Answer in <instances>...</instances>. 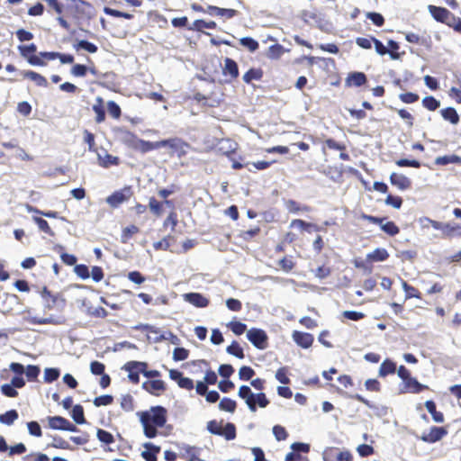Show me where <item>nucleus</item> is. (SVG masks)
<instances>
[{
	"label": "nucleus",
	"mask_w": 461,
	"mask_h": 461,
	"mask_svg": "<svg viewBox=\"0 0 461 461\" xmlns=\"http://www.w3.org/2000/svg\"><path fill=\"white\" fill-rule=\"evenodd\" d=\"M138 414L144 435L149 438H155L158 435L157 428L163 427L167 422V410L162 406H154Z\"/></svg>",
	"instance_id": "nucleus-1"
},
{
	"label": "nucleus",
	"mask_w": 461,
	"mask_h": 461,
	"mask_svg": "<svg viewBox=\"0 0 461 461\" xmlns=\"http://www.w3.org/2000/svg\"><path fill=\"white\" fill-rule=\"evenodd\" d=\"M238 395L245 400L246 404L252 412L257 411V404L261 408H265L269 403L264 393H253L250 387L248 385H241L239 389Z\"/></svg>",
	"instance_id": "nucleus-2"
},
{
	"label": "nucleus",
	"mask_w": 461,
	"mask_h": 461,
	"mask_svg": "<svg viewBox=\"0 0 461 461\" xmlns=\"http://www.w3.org/2000/svg\"><path fill=\"white\" fill-rule=\"evenodd\" d=\"M207 429L210 433L222 436L227 440H232L236 437L235 425L230 422H228L225 427L222 428L221 422H218L217 420H210L207 423Z\"/></svg>",
	"instance_id": "nucleus-3"
},
{
	"label": "nucleus",
	"mask_w": 461,
	"mask_h": 461,
	"mask_svg": "<svg viewBox=\"0 0 461 461\" xmlns=\"http://www.w3.org/2000/svg\"><path fill=\"white\" fill-rule=\"evenodd\" d=\"M247 339L258 349L267 348V335L260 329H250L247 331Z\"/></svg>",
	"instance_id": "nucleus-4"
},
{
	"label": "nucleus",
	"mask_w": 461,
	"mask_h": 461,
	"mask_svg": "<svg viewBox=\"0 0 461 461\" xmlns=\"http://www.w3.org/2000/svg\"><path fill=\"white\" fill-rule=\"evenodd\" d=\"M131 195V188L125 187L116 191L106 198V203L113 208L119 207L122 203L128 201Z\"/></svg>",
	"instance_id": "nucleus-5"
},
{
	"label": "nucleus",
	"mask_w": 461,
	"mask_h": 461,
	"mask_svg": "<svg viewBox=\"0 0 461 461\" xmlns=\"http://www.w3.org/2000/svg\"><path fill=\"white\" fill-rule=\"evenodd\" d=\"M428 9L429 14L438 22L444 23L448 25V23H451V21H455L454 14L444 7L429 5Z\"/></svg>",
	"instance_id": "nucleus-6"
},
{
	"label": "nucleus",
	"mask_w": 461,
	"mask_h": 461,
	"mask_svg": "<svg viewBox=\"0 0 461 461\" xmlns=\"http://www.w3.org/2000/svg\"><path fill=\"white\" fill-rule=\"evenodd\" d=\"M147 364L144 362L131 361L124 365V369L129 372L128 377L132 383H139L140 376L139 373L146 368Z\"/></svg>",
	"instance_id": "nucleus-7"
},
{
	"label": "nucleus",
	"mask_w": 461,
	"mask_h": 461,
	"mask_svg": "<svg viewBox=\"0 0 461 461\" xmlns=\"http://www.w3.org/2000/svg\"><path fill=\"white\" fill-rule=\"evenodd\" d=\"M185 302L198 308H204L209 304V300L199 293H187L183 294Z\"/></svg>",
	"instance_id": "nucleus-8"
},
{
	"label": "nucleus",
	"mask_w": 461,
	"mask_h": 461,
	"mask_svg": "<svg viewBox=\"0 0 461 461\" xmlns=\"http://www.w3.org/2000/svg\"><path fill=\"white\" fill-rule=\"evenodd\" d=\"M447 434L442 427H433L428 434H423L420 439L424 442L434 443L440 440Z\"/></svg>",
	"instance_id": "nucleus-9"
},
{
	"label": "nucleus",
	"mask_w": 461,
	"mask_h": 461,
	"mask_svg": "<svg viewBox=\"0 0 461 461\" xmlns=\"http://www.w3.org/2000/svg\"><path fill=\"white\" fill-rule=\"evenodd\" d=\"M390 182L402 191L409 189L411 185V182L407 176L397 173L391 174Z\"/></svg>",
	"instance_id": "nucleus-10"
},
{
	"label": "nucleus",
	"mask_w": 461,
	"mask_h": 461,
	"mask_svg": "<svg viewBox=\"0 0 461 461\" xmlns=\"http://www.w3.org/2000/svg\"><path fill=\"white\" fill-rule=\"evenodd\" d=\"M293 339L296 342L297 345L303 348H308L312 346L313 342V337L310 333L301 332V331H294Z\"/></svg>",
	"instance_id": "nucleus-11"
},
{
	"label": "nucleus",
	"mask_w": 461,
	"mask_h": 461,
	"mask_svg": "<svg viewBox=\"0 0 461 461\" xmlns=\"http://www.w3.org/2000/svg\"><path fill=\"white\" fill-rule=\"evenodd\" d=\"M206 13L210 15L221 16L227 19H230L237 14V11L234 9L220 8L213 5H209L206 9Z\"/></svg>",
	"instance_id": "nucleus-12"
},
{
	"label": "nucleus",
	"mask_w": 461,
	"mask_h": 461,
	"mask_svg": "<svg viewBox=\"0 0 461 461\" xmlns=\"http://www.w3.org/2000/svg\"><path fill=\"white\" fill-rule=\"evenodd\" d=\"M145 450L141 452V456L147 461H157V454L160 451V447L150 442L143 444Z\"/></svg>",
	"instance_id": "nucleus-13"
},
{
	"label": "nucleus",
	"mask_w": 461,
	"mask_h": 461,
	"mask_svg": "<svg viewBox=\"0 0 461 461\" xmlns=\"http://www.w3.org/2000/svg\"><path fill=\"white\" fill-rule=\"evenodd\" d=\"M142 388L149 393L158 395L159 392L165 390V384L161 380L146 381L142 384Z\"/></svg>",
	"instance_id": "nucleus-14"
},
{
	"label": "nucleus",
	"mask_w": 461,
	"mask_h": 461,
	"mask_svg": "<svg viewBox=\"0 0 461 461\" xmlns=\"http://www.w3.org/2000/svg\"><path fill=\"white\" fill-rule=\"evenodd\" d=\"M119 138L122 143L136 150L137 142H139L140 140L136 135L128 131H122L119 134Z\"/></svg>",
	"instance_id": "nucleus-15"
},
{
	"label": "nucleus",
	"mask_w": 461,
	"mask_h": 461,
	"mask_svg": "<svg viewBox=\"0 0 461 461\" xmlns=\"http://www.w3.org/2000/svg\"><path fill=\"white\" fill-rule=\"evenodd\" d=\"M351 397L357 400L358 402H363L366 406L372 409L378 416H384L387 414V408L385 406H376L375 404H372L368 400L365 399L360 394H355L352 395Z\"/></svg>",
	"instance_id": "nucleus-16"
},
{
	"label": "nucleus",
	"mask_w": 461,
	"mask_h": 461,
	"mask_svg": "<svg viewBox=\"0 0 461 461\" xmlns=\"http://www.w3.org/2000/svg\"><path fill=\"white\" fill-rule=\"evenodd\" d=\"M67 419L61 416L48 417V425L52 429L65 430L66 425H68Z\"/></svg>",
	"instance_id": "nucleus-17"
},
{
	"label": "nucleus",
	"mask_w": 461,
	"mask_h": 461,
	"mask_svg": "<svg viewBox=\"0 0 461 461\" xmlns=\"http://www.w3.org/2000/svg\"><path fill=\"white\" fill-rule=\"evenodd\" d=\"M428 387L424 384H421L418 382L416 378L409 377L404 381V389L413 393H418L423 389H427Z\"/></svg>",
	"instance_id": "nucleus-18"
},
{
	"label": "nucleus",
	"mask_w": 461,
	"mask_h": 461,
	"mask_svg": "<svg viewBox=\"0 0 461 461\" xmlns=\"http://www.w3.org/2000/svg\"><path fill=\"white\" fill-rule=\"evenodd\" d=\"M223 74L230 75L232 78L239 76L238 65L233 59L230 58L224 59Z\"/></svg>",
	"instance_id": "nucleus-19"
},
{
	"label": "nucleus",
	"mask_w": 461,
	"mask_h": 461,
	"mask_svg": "<svg viewBox=\"0 0 461 461\" xmlns=\"http://www.w3.org/2000/svg\"><path fill=\"white\" fill-rule=\"evenodd\" d=\"M290 228H299L300 230L312 232V230L318 231L320 228L312 223L306 222L303 220H293L290 223Z\"/></svg>",
	"instance_id": "nucleus-20"
},
{
	"label": "nucleus",
	"mask_w": 461,
	"mask_h": 461,
	"mask_svg": "<svg viewBox=\"0 0 461 461\" xmlns=\"http://www.w3.org/2000/svg\"><path fill=\"white\" fill-rule=\"evenodd\" d=\"M158 149H160V140L156 142H150L140 139L139 142H137L136 150H139L141 153H146L150 150Z\"/></svg>",
	"instance_id": "nucleus-21"
},
{
	"label": "nucleus",
	"mask_w": 461,
	"mask_h": 461,
	"mask_svg": "<svg viewBox=\"0 0 461 461\" xmlns=\"http://www.w3.org/2000/svg\"><path fill=\"white\" fill-rule=\"evenodd\" d=\"M31 323L33 324H54V325H59L64 323V319L62 318H53V317H48V318H41L38 316H33L30 319Z\"/></svg>",
	"instance_id": "nucleus-22"
},
{
	"label": "nucleus",
	"mask_w": 461,
	"mask_h": 461,
	"mask_svg": "<svg viewBox=\"0 0 461 461\" xmlns=\"http://www.w3.org/2000/svg\"><path fill=\"white\" fill-rule=\"evenodd\" d=\"M23 75L24 77H27L33 81L39 86L46 87L48 86L47 79L43 76L34 71H24Z\"/></svg>",
	"instance_id": "nucleus-23"
},
{
	"label": "nucleus",
	"mask_w": 461,
	"mask_h": 461,
	"mask_svg": "<svg viewBox=\"0 0 461 461\" xmlns=\"http://www.w3.org/2000/svg\"><path fill=\"white\" fill-rule=\"evenodd\" d=\"M99 164L104 167H108L111 165H118L119 164V158L117 157H113L110 154H108L104 150V155L103 156L101 153H97Z\"/></svg>",
	"instance_id": "nucleus-24"
},
{
	"label": "nucleus",
	"mask_w": 461,
	"mask_h": 461,
	"mask_svg": "<svg viewBox=\"0 0 461 461\" xmlns=\"http://www.w3.org/2000/svg\"><path fill=\"white\" fill-rule=\"evenodd\" d=\"M347 81L349 85L360 86L366 82V77L362 72H354L348 77Z\"/></svg>",
	"instance_id": "nucleus-25"
},
{
	"label": "nucleus",
	"mask_w": 461,
	"mask_h": 461,
	"mask_svg": "<svg viewBox=\"0 0 461 461\" xmlns=\"http://www.w3.org/2000/svg\"><path fill=\"white\" fill-rule=\"evenodd\" d=\"M396 370V365L394 362L389 359H385L380 366L379 375L382 377L386 376L389 374H393Z\"/></svg>",
	"instance_id": "nucleus-26"
},
{
	"label": "nucleus",
	"mask_w": 461,
	"mask_h": 461,
	"mask_svg": "<svg viewBox=\"0 0 461 461\" xmlns=\"http://www.w3.org/2000/svg\"><path fill=\"white\" fill-rule=\"evenodd\" d=\"M389 254L384 249H375L373 252L367 254V258L375 262H382L387 259Z\"/></svg>",
	"instance_id": "nucleus-27"
},
{
	"label": "nucleus",
	"mask_w": 461,
	"mask_h": 461,
	"mask_svg": "<svg viewBox=\"0 0 461 461\" xmlns=\"http://www.w3.org/2000/svg\"><path fill=\"white\" fill-rule=\"evenodd\" d=\"M425 407H426V410L431 414L433 420L436 421V422H443L444 420V418H443V414L439 411H437L436 410V404L433 401H427L425 402Z\"/></svg>",
	"instance_id": "nucleus-28"
},
{
	"label": "nucleus",
	"mask_w": 461,
	"mask_h": 461,
	"mask_svg": "<svg viewBox=\"0 0 461 461\" xmlns=\"http://www.w3.org/2000/svg\"><path fill=\"white\" fill-rule=\"evenodd\" d=\"M435 163L437 165H447V164H461V157L456 155H448L438 157L435 159Z\"/></svg>",
	"instance_id": "nucleus-29"
},
{
	"label": "nucleus",
	"mask_w": 461,
	"mask_h": 461,
	"mask_svg": "<svg viewBox=\"0 0 461 461\" xmlns=\"http://www.w3.org/2000/svg\"><path fill=\"white\" fill-rule=\"evenodd\" d=\"M441 115L446 120L453 124H456L459 122V116L456 111L452 107H447L441 110Z\"/></svg>",
	"instance_id": "nucleus-30"
},
{
	"label": "nucleus",
	"mask_w": 461,
	"mask_h": 461,
	"mask_svg": "<svg viewBox=\"0 0 461 461\" xmlns=\"http://www.w3.org/2000/svg\"><path fill=\"white\" fill-rule=\"evenodd\" d=\"M71 417L77 424H83L86 422L83 407L79 404H77L73 407Z\"/></svg>",
	"instance_id": "nucleus-31"
},
{
	"label": "nucleus",
	"mask_w": 461,
	"mask_h": 461,
	"mask_svg": "<svg viewBox=\"0 0 461 461\" xmlns=\"http://www.w3.org/2000/svg\"><path fill=\"white\" fill-rule=\"evenodd\" d=\"M285 208L289 212L297 213L299 212H309L310 208L306 205L301 206L298 203L294 200H288L285 202Z\"/></svg>",
	"instance_id": "nucleus-32"
},
{
	"label": "nucleus",
	"mask_w": 461,
	"mask_h": 461,
	"mask_svg": "<svg viewBox=\"0 0 461 461\" xmlns=\"http://www.w3.org/2000/svg\"><path fill=\"white\" fill-rule=\"evenodd\" d=\"M236 149L237 144L230 140H222L219 142V149L224 154L232 153Z\"/></svg>",
	"instance_id": "nucleus-33"
},
{
	"label": "nucleus",
	"mask_w": 461,
	"mask_h": 461,
	"mask_svg": "<svg viewBox=\"0 0 461 461\" xmlns=\"http://www.w3.org/2000/svg\"><path fill=\"white\" fill-rule=\"evenodd\" d=\"M18 419V412L15 410H10L0 415V422L6 425H12Z\"/></svg>",
	"instance_id": "nucleus-34"
},
{
	"label": "nucleus",
	"mask_w": 461,
	"mask_h": 461,
	"mask_svg": "<svg viewBox=\"0 0 461 461\" xmlns=\"http://www.w3.org/2000/svg\"><path fill=\"white\" fill-rule=\"evenodd\" d=\"M285 51V49L280 44H274L268 48L267 56L273 59H279Z\"/></svg>",
	"instance_id": "nucleus-35"
},
{
	"label": "nucleus",
	"mask_w": 461,
	"mask_h": 461,
	"mask_svg": "<svg viewBox=\"0 0 461 461\" xmlns=\"http://www.w3.org/2000/svg\"><path fill=\"white\" fill-rule=\"evenodd\" d=\"M215 27H216V23L212 21L206 22L203 20H195L193 23L192 29L202 32L204 29H214Z\"/></svg>",
	"instance_id": "nucleus-36"
},
{
	"label": "nucleus",
	"mask_w": 461,
	"mask_h": 461,
	"mask_svg": "<svg viewBox=\"0 0 461 461\" xmlns=\"http://www.w3.org/2000/svg\"><path fill=\"white\" fill-rule=\"evenodd\" d=\"M263 76L260 69L251 68L244 76L243 80L246 83H250L252 80H259Z\"/></svg>",
	"instance_id": "nucleus-37"
},
{
	"label": "nucleus",
	"mask_w": 461,
	"mask_h": 461,
	"mask_svg": "<svg viewBox=\"0 0 461 461\" xmlns=\"http://www.w3.org/2000/svg\"><path fill=\"white\" fill-rule=\"evenodd\" d=\"M402 286L405 292V299L420 298V294L416 288L409 285L405 281H402Z\"/></svg>",
	"instance_id": "nucleus-38"
},
{
	"label": "nucleus",
	"mask_w": 461,
	"mask_h": 461,
	"mask_svg": "<svg viewBox=\"0 0 461 461\" xmlns=\"http://www.w3.org/2000/svg\"><path fill=\"white\" fill-rule=\"evenodd\" d=\"M181 140L179 139H169L160 140V148L168 147L171 149V155L175 153V149H179L181 145Z\"/></svg>",
	"instance_id": "nucleus-39"
},
{
	"label": "nucleus",
	"mask_w": 461,
	"mask_h": 461,
	"mask_svg": "<svg viewBox=\"0 0 461 461\" xmlns=\"http://www.w3.org/2000/svg\"><path fill=\"white\" fill-rule=\"evenodd\" d=\"M18 50L23 58L29 59V58L36 52L37 47L35 44L32 43L30 45H20Z\"/></svg>",
	"instance_id": "nucleus-40"
},
{
	"label": "nucleus",
	"mask_w": 461,
	"mask_h": 461,
	"mask_svg": "<svg viewBox=\"0 0 461 461\" xmlns=\"http://www.w3.org/2000/svg\"><path fill=\"white\" fill-rule=\"evenodd\" d=\"M219 408L221 411L233 412L236 409V402L230 398H223L219 403Z\"/></svg>",
	"instance_id": "nucleus-41"
},
{
	"label": "nucleus",
	"mask_w": 461,
	"mask_h": 461,
	"mask_svg": "<svg viewBox=\"0 0 461 461\" xmlns=\"http://www.w3.org/2000/svg\"><path fill=\"white\" fill-rule=\"evenodd\" d=\"M381 229L390 236H394L399 233V228L393 221L382 222Z\"/></svg>",
	"instance_id": "nucleus-42"
},
{
	"label": "nucleus",
	"mask_w": 461,
	"mask_h": 461,
	"mask_svg": "<svg viewBox=\"0 0 461 461\" xmlns=\"http://www.w3.org/2000/svg\"><path fill=\"white\" fill-rule=\"evenodd\" d=\"M226 351H227V353L233 355V356L237 357L238 358H240V359L244 358L243 349L240 347V345L236 341H233L231 343V345L227 347Z\"/></svg>",
	"instance_id": "nucleus-43"
},
{
	"label": "nucleus",
	"mask_w": 461,
	"mask_h": 461,
	"mask_svg": "<svg viewBox=\"0 0 461 461\" xmlns=\"http://www.w3.org/2000/svg\"><path fill=\"white\" fill-rule=\"evenodd\" d=\"M139 232V228L135 225H130L123 229L121 240L122 243H126L130 238Z\"/></svg>",
	"instance_id": "nucleus-44"
},
{
	"label": "nucleus",
	"mask_w": 461,
	"mask_h": 461,
	"mask_svg": "<svg viewBox=\"0 0 461 461\" xmlns=\"http://www.w3.org/2000/svg\"><path fill=\"white\" fill-rule=\"evenodd\" d=\"M255 375V371L250 366H241L239 370V377L240 380L249 381Z\"/></svg>",
	"instance_id": "nucleus-45"
},
{
	"label": "nucleus",
	"mask_w": 461,
	"mask_h": 461,
	"mask_svg": "<svg viewBox=\"0 0 461 461\" xmlns=\"http://www.w3.org/2000/svg\"><path fill=\"white\" fill-rule=\"evenodd\" d=\"M32 219L41 231H43L49 235L54 234V232L49 226V223L47 222V221H45L44 219H42L41 217H33Z\"/></svg>",
	"instance_id": "nucleus-46"
},
{
	"label": "nucleus",
	"mask_w": 461,
	"mask_h": 461,
	"mask_svg": "<svg viewBox=\"0 0 461 461\" xmlns=\"http://www.w3.org/2000/svg\"><path fill=\"white\" fill-rule=\"evenodd\" d=\"M96 436L97 438L104 444H111L114 440L113 436L110 432L102 429H97Z\"/></svg>",
	"instance_id": "nucleus-47"
},
{
	"label": "nucleus",
	"mask_w": 461,
	"mask_h": 461,
	"mask_svg": "<svg viewBox=\"0 0 461 461\" xmlns=\"http://www.w3.org/2000/svg\"><path fill=\"white\" fill-rule=\"evenodd\" d=\"M29 434L40 438L42 436L41 428L37 421H30L27 423Z\"/></svg>",
	"instance_id": "nucleus-48"
},
{
	"label": "nucleus",
	"mask_w": 461,
	"mask_h": 461,
	"mask_svg": "<svg viewBox=\"0 0 461 461\" xmlns=\"http://www.w3.org/2000/svg\"><path fill=\"white\" fill-rule=\"evenodd\" d=\"M231 331L236 335L243 334L247 330V325L240 321H231L229 323Z\"/></svg>",
	"instance_id": "nucleus-49"
},
{
	"label": "nucleus",
	"mask_w": 461,
	"mask_h": 461,
	"mask_svg": "<svg viewBox=\"0 0 461 461\" xmlns=\"http://www.w3.org/2000/svg\"><path fill=\"white\" fill-rule=\"evenodd\" d=\"M162 204V203H159L154 197H151L149 202L150 211L157 216H160L163 212Z\"/></svg>",
	"instance_id": "nucleus-50"
},
{
	"label": "nucleus",
	"mask_w": 461,
	"mask_h": 461,
	"mask_svg": "<svg viewBox=\"0 0 461 461\" xmlns=\"http://www.w3.org/2000/svg\"><path fill=\"white\" fill-rule=\"evenodd\" d=\"M422 104L429 111H435L439 106V102L433 96H426L422 99Z\"/></svg>",
	"instance_id": "nucleus-51"
},
{
	"label": "nucleus",
	"mask_w": 461,
	"mask_h": 461,
	"mask_svg": "<svg viewBox=\"0 0 461 461\" xmlns=\"http://www.w3.org/2000/svg\"><path fill=\"white\" fill-rule=\"evenodd\" d=\"M240 44L248 48L250 51H255L258 48V42L250 37H244L240 39Z\"/></svg>",
	"instance_id": "nucleus-52"
},
{
	"label": "nucleus",
	"mask_w": 461,
	"mask_h": 461,
	"mask_svg": "<svg viewBox=\"0 0 461 461\" xmlns=\"http://www.w3.org/2000/svg\"><path fill=\"white\" fill-rule=\"evenodd\" d=\"M59 376V370L57 368H46L44 370V379L48 383L57 380Z\"/></svg>",
	"instance_id": "nucleus-53"
},
{
	"label": "nucleus",
	"mask_w": 461,
	"mask_h": 461,
	"mask_svg": "<svg viewBox=\"0 0 461 461\" xmlns=\"http://www.w3.org/2000/svg\"><path fill=\"white\" fill-rule=\"evenodd\" d=\"M189 351L184 348H176L173 351V359L175 361L185 360L188 357Z\"/></svg>",
	"instance_id": "nucleus-54"
},
{
	"label": "nucleus",
	"mask_w": 461,
	"mask_h": 461,
	"mask_svg": "<svg viewBox=\"0 0 461 461\" xmlns=\"http://www.w3.org/2000/svg\"><path fill=\"white\" fill-rule=\"evenodd\" d=\"M23 461H50V457L42 453H31L23 456Z\"/></svg>",
	"instance_id": "nucleus-55"
},
{
	"label": "nucleus",
	"mask_w": 461,
	"mask_h": 461,
	"mask_svg": "<svg viewBox=\"0 0 461 461\" xmlns=\"http://www.w3.org/2000/svg\"><path fill=\"white\" fill-rule=\"evenodd\" d=\"M273 434L278 441L285 440L288 436L285 429L280 425H275L273 427Z\"/></svg>",
	"instance_id": "nucleus-56"
},
{
	"label": "nucleus",
	"mask_w": 461,
	"mask_h": 461,
	"mask_svg": "<svg viewBox=\"0 0 461 461\" xmlns=\"http://www.w3.org/2000/svg\"><path fill=\"white\" fill-rule=\"evenodd\" d=\"M185 456L187 461H198L200 458L197 456L196 448L191 446L184 447Z\"/></svg>",
	"instance_id": "nucleus-57"
},
{
	"label": "nucleus",
	"mask_w": 461,
	"mask_h": 461,
	"mask_svg": "<svg viewBox=\"0 0 461 461\" xmlns=\"http://www.w3.org/2000/svg\"><path fill=\"white\" fill-rule=\"evenodd\" d=\"M113 396H111V395H108V394L101 395V396L95 398L94 404L97 407L105 406V405L111 404L113 402Z\"/></svg>",
	"instance_id": "nucleus-58"
},
{
	"label": "nucleus",
	"mask_w": 461,
	"mask_h": 461,
	"mask_svg": "<svg viewBox=\"0 0 461 461\" xmlns=\"http://www.w3.org/2000/svg\"><path fill=\"white\" fill-rule=\"evenodd\" d=\"M107 110L110 115L113 116V118H118L121 115V108L113 101H109L107 103Z\"/></svg>",
	"instance_id": "nucleus-59"
},
{
	"label": "nucleus",
	"mask_w": 461,
	"mask_h": 461,
	"mask_svg": "<svg viewBox=\"0 0 461 461\" xmlns=\"http://www.w3.org/2000/svg\"><path fill=\"white\" fill-rule=\"evenodd\" d=\"M358 455L362 457L368 456L374 453V447L370 445L362 444L357 447Z\"/></svg>",
	"instance_id": "nucleus-60"
},
{
	"label": "nucleus",
	"mask_w": 461,
	"mask_h": 461,
	"mask_svg": "<svg viewBox=\"0 0 461 461\" xmlns=\"http://www.w3.org/2000/svg\"><path fill=\"white\" fill-rule=\"evenodd\" d=\"M77 48L83 49L90 53H95L97 51V47L94 43L85 40L78 41Z\"/></svg>",
	"instance_id": "nucleus-61"
},
{
	"label": "nucleus",
	"mask_w": 461,
	"mask_h": 461,
	"mask_svg": "<svg viewBox=\"0 0 461 461\" xmlns=\"http://www.w3.org/2000/svg\"><path fill=\"white\" fill-rule=\"evenodd\" d=\"M74 271L82 279H86L90 276L88 267L86 265H77Z\"/></svg>",
	"instance_id": "nucleus-62"
},
{
	"label": "nucleus",
	"mask_w": 461,
	"mask_h": 461,
	"mask_svg": "<svg viewBox=\"0 0 461 461\" xmlns=\"http://www.w3.org/2000/svg\"><path fill=\"white\" fill-rule=\"evenodd\" d=\"M385 203L387 205L393 206L395 209H399L402 206V200L399 196H393L389 194L385 199Z\"/></svg>",
	"instance_id": "nucleus-63"
},
{
	"label": "nucleus",
	"mask_w": 461,
	"mask_h": 461,
	"mask_svg": "<svg viewBox=\"0 0 461 461\" xmlns=\"http://www.w3.org/2000/svg\"><path fill=\"white\" fill-rule=\"evenodd\" d=\"M1 392L7 397H15L18 393L11 384H5L1 386Z\"/></svg>",
	"instance_id": "nucleus-64"
}]
</instances>
